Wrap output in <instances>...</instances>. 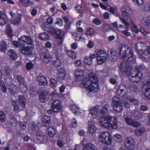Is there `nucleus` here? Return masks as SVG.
Segmentation results:
<instances>
[{
	"mask_svg": "<svg viewBox=\"0 0 150 150\" xmlns=\"http://www.w3.org/2000/svg\"><path fill=\"white\" fill-rule=\"evenodd\" d=\"M82 84L89 92H92L95 88H99L98 79L93 72L88 74V78L83 80Z\"/></svg>",
	"mask_w": 150,
	"mask_h": 150,
	"instance_id": "nucleus-1",
	"label": "nucleus"
},
{
	"mask_svg": "<svg viewBox=\"0 0 150 150\" xmlns=\"http://www.w3.org/2000/svg\"><path fill=\"white\" fill-rule=\"evenodd\" d=\"M119 55L122 59H126L127 64L133 63L136 58L133 50L126 45L120 46Z\"/></svg>",
	"mask_w": 150,
	"mask_h": 150,
	"instance_id": "nucleus-2",
	"label": "nucleus"
},
{
	"mask_svg": "<svg viewBox=\"0 0 150 150\" xmlns=\"http://www.w3.org/2000/svg\"><path fill=\"white\" fill-rule=\"evenodd\" d=\"M19 41L22 46L20 48V52L24 55H28L31 52V47L29 45L33 44L32 39L29 36L22 35L19 38Z\"/></svg>",
	"mask_w": 150,
	"mask_h": 150,
	"instance_id": "nucleus-3",
	"label": "nucleus"
},
{
	"mask_svg": "<svg viewBox=\"0 0 150 150\" xmlns=\"http://www.w3.org/2000/svg\"><path fill=\"white\" fill-rule=\"evenodd\" d=\"M117 120L115 117L106 116L101 118L100 123L102 127L109 130L117 128Z\"/></svg>",
	"mask_w": 150,
	"mask_h": 150,
	"instance_id": "nucleus-4",
	"label": "nucleus"
},
{
	"mask_svg": "<svg viewBox=\"0 0 150 150\" xmlns=\"http://www.w3.org/2000/svg\"><path fill=\"white\" fill-rule=\"evenodd\" d=\"M146 69L145 66L143 64L140 65L139 67L136 66L130 71L129 76L130 80L134 83H137L142 78L143 74L140 71V69L144 70Z\"/></svg>",
	"mask_w": 150,
	"mask_h": 150,
	"instance_id": "nucleus-5",
	"label": "nucleus"
},
{
	"mask_svg": "<svg viewBox=\"0 0 150 150\" xmlns=\"http://www.w3.org/2000/svg\"><path fill=\"white\" fill-rule=\"evenodd\" d=\"M55 38L58 39L59 45L62 44L65 37L64 32L61 30L53 28H52L50 33Z\"/></svg>",
	"mask_w": 150,
	"mask_h": 150,
	"instance_id": "nucleus-6",
	"label": "nucleus"
},
{
	"mask_svg": "<svg viewBox=\"0 0 150 150\" xmlns=\"http://www.w3.org/2000/svg\"><path fill=\"white\" fill-rule=\"evenodd\" d=\"M143 44V43L140 42L139 44H136L135 45V49L137 52L140 54L142 58L148 59L149 58V55L150 54V47H148L147 50L144 51L141 46Z\"/></svg>",
	"mask_w": 150,
	"mask_h": 150,
	"instance_id": "nucleus-7",
	"label": "nucleus"
},
{
	"mask_svg": "<svg viewBox=\"0 0 150 150\" xmlns=\"http://www.w3.org/2000/svg\"><path fill=\"white\" fill-rule=\"evenodd\" d=\"M98 141L102 143L107 145L112 144V135L109 132L105 131L101 133L99 136Z\"/></svg>",
	"mask_w": 150,
	"mask_h": 150,
	"instance_id": "nucleus-8",
	"label": "nucleus"
},
{
	"mask_svg": "<svg viewBox=\"0 0 150 150\" xmlns=\"http://www.w3.org/2000/svg\"><path fill=\"white\" fill-rule=\"evenodd\" d=\"M112 106L113 110L116 113L121 112L123 109V106L121 105L120 99L116 96L112 98Z\"/></svg>",
	"mask_w": 150,
	"mask_h": 150,
	"instance_id": "nucleus-9",
	"label": "nucleus"
},
{
	"mask_svg": "<svg viewBox=\"0 0 150 150\" xmlns=\"http://www.w3.org/2000/svg\"><path fill=\"white\" fill-rule=\"evenodd\" d=\"M52 52L51 58L52 64L56 67H59L61 65L62 62L59 59L60 55L58 51L57 50H53Z\"/></svg>",
	"mask_w": 150,
	"mask_h": 150,
	"instance_id": "nucleus-10",
	"label": "nucleus"
},
{
	"mask_svg": "<svg viewBox=\"0 0 150 150\" xmlns=\"http://www.w3.org/2000/svg\"><path fill=\"white\" fill-rule=\"evenodd\" d=\"M96 57L97 63L99 64L104 63L107 59V55L105 51L101 50H98Z\"/></svg>",
	"mask_w": 150,
	"mask_h": 150,
	"instance_id": "nucleus-11",
	"label": "nucleus"
},
{
	"mask_svg": "<svg viewBox=\"0 0 150 150\" xmlns=\"http://www.w3.org/2000/svg\"><path fill=\"white\" fill-rule=\"evenodd\" d=\"M52 108L54 112H59L62 109L61 103L60 100H57L54 101L52 104Z\"/></svg>",
	"mask_w": 150,
	"mask_h": 150,
	"instance_id": "nucleus-12",
	"label": "nucleus"
},
{
	"mask_svg": "<svg viewBox=\"0 0 150 150\" xmlns=\"http://www.w3.org/2000/svg\"><path fill=\"white\" fill-rule=\"evenodd\" d=\"M125 120L127 125L129 126H132L134 127H139L140 125V124L138 122L135 121L134 120L128 117H125Z\"/></svg>",
	"mask_w": 150,
	"mask_h": 150,
	"instance_id": "nucleus-13",
	"label": "nucleus"
},
{
	"mask_svg": "<svg viewBox=\"0 0 150 150\" xmlns=\"http://www.w3.org/2000/svg\"><path fill=\"white\" fill-rule=\"evenodd\" d=\"M125 146L129 150H132L135 147V144L134 140L131 138H127L126 140Z\"/></svg>",
	"mask_w": 150,
	"mask_h": 150,
	"instance_id": "nucleus-14",
	"label": "nucleus"
},
{
	"mask_svg": "<svg viewBox=\"0 0 150 150\" xmlns=\"http://www.w3.org/2000/svg\"><path fill=\"white\" fill-rule=\"evenodd\" d=\"M144 87L146 88L144 94L145 98L147 100H150V79L148 80L144 85Z\"/></svg>",
	"mask_w": 150,
	"mask_h": 150,
	"instance_id": "nucleus-15",
	"label": "nucleus"
},
{
	"mask_svg": "<svg viewBox=\"0 0 150 150\" xmlns=\"http://www.w3.org/2000/svg\"><path fill=\"white\" fill-rule=\"evenodd\" d=\"M123 18L120 17V19L122 23H124L126 26H129L130 24L126 21V19H128L129 17V13L127 11H123L122 13Z\"/></svg>",
	"mask_w": 150,
	"mask_h": 150,
	"instance_id": "nucleus-16",
	"label": "nucleus"
},
{
	"mask_svg": "<svg viewBox=\"0 0 150 150\" xmlns=\"http://www.w3.org/2000/svg\"><path fill=\"white\" fill-rule=\"evenodd\" d=\"M42 55L43 57V60L45 63H48L50 60V55L49 51L44 48L42 50Z\"/></svg>",
	"mask_w": 150,
	"mask_h": 150,
	"instance_id": "nucleus-17",
	"label": "nucleus"
},
{
	"mask_svg": "<svg viewBox=\"0 0 150 150\" xmlns=\"http://www.w3.org/2000/svg\"><path fill=\"white\" fill-rule=\"evenodd\" d=\"M22 16L21 13L19 14L17 16L14 17L11 20L10 23L14 25H18L21 22Z\"/></svg>",
	"mask_w": 150,
	"mask_h": 150,
	"instance_id": "nucleus-18",
	"label": "nucleus"
},
{
	"mask_svg": "<svg viewBox=\"0 0 150 150\" xmlns=\"http://www.w3.org/2000/svg\"><path fill=\"white\" fill-rule=\"evenodd\" d=\"M96 57L94 54H90L89 56H86L84 58V62L85 64L88 65H90L93 62V59Z\"/></svg>",
	"mask_w": 150,
	"mask_h": 150,
	"instance_id": "nucleus-19",
	"label": "nucleus"
},
{
	"mask_svg": "<svg viewBox=\"0 0 150 150\" xmlns=\"http://www.w3.org/2000/svg\"><path fill=\"white\" fill-rule=\"evenodd\" d=\"M76 80L77 82L80 81L82 79L83 75V72L80 69H77L75 71Z\"/></svg>",
	"mask_w": 150,
	"mask_h": 150,
	"instance_id": "nucleus-20",
	"label": "nucleus"
},
{
	"mask_svg": "<svg viewBox=\"0 0 150 150\" xmlns=\"http://www.w3.org/2000/svg\"><path fill=\"white\" fill-rule=\"evenodd\" d=\"M38 81L40 85H45L47 84L46 77L42 74H40L37 78Z\"/></svg>",
	"mask_w": 150,
	"mask_h": 150,
	"instance_id": "nucleus-21",
	"label": "nucleus"
},
{
	"mask_svg": "<svg viewBox=\"0 0 150 150\" xmlns=\"http://www.w3.org/2000/svg\"><path fill=\"white\" fill-rule=\"evenodd\" d=\"M8 18L6 15L0 11V25H4L7 23Z\"/></svg>",
	"mask_w": 150,
	"mask_h": 150,
	"instance_id": "nucleus-22",
	"label": "nucleus"
},
{
	"mask_svg": "<svg viewBox=\"0 0 150 150\" xmlns=\"http://www.w3.org/2000/svg\"><path fill=\"white\" fill-rule=\"evenodd\" d=\"M41 27L43 30L48 32L50 34L52 29L53 28L51 25L49 24L46 22L42 23L41 25Z\"/></svg>",
	"mask_w": 150,
	"mask_h": 150,
	"instance_id": "nucleus-23",
	"label": "nucleus"
},
{
	"mask_svg": "<svg viewBox=\"0 0 150 150\" xmlns=\"http://www.w3.org/2000/svg\"><path fill=\"white\" fill-rule=\"evenodd\" d=\"M50 117L44 115L43 116L42 120V123L43 126L47 127L49 126L51 122Z\"/></svg>",
	"mask_w": 150,
	"mask_h": 150,
	"instance_id": "nucleus-24",
	"label": "nucleus"
},
{
	"mask_svg": "<svg viewBox=\"0 0 150 150\" xmlns=\"http://www.w3.org/2000/svg\"><path fill=\"white\" fill-rule=\"evenodd\" d=\"M66 71L64 69H61L58 71L57 74V78L60 80H63L66 76Z\"/></svg>",
	"mask_w": 150,
	"mask_h": 150,
	"instance_id": "nucleus-25",
	"label": "nucleus"
},
{
	"mask_svg": "<svg viewBox=\"0 0 150 150\" xmlns=\"http://www.w3.org/2000/svg\"><path fill=\"white\" fill-rule=\"evenodd\" d=\"M38 95L39 96V98L40 101L42 103H44L45 100L47 93L46 92L42 91L38 93Z\"/></svg>",
	"mask_w": 150,
	"mask_h": 150,
	"instance_id": "nucleus-26",
	"label": "nucleus"
},
{
	"mask_svg": "<svg viewBox=\"0 0 150 150\" xmlns=\"http://www.w3.org/2000/svg\"><path fill=\"white\" fill-rule=\"evenodd\" d=\"M90 112L91 116L94 118H96L99 115V113L96 107L94 106L90 110Z\"/></svg>",
	"mask_w": 150,
	"mask_h": 150,
	"instance_id": "nucleus-27",
	"label": "nucleus"
},
{
	"mask_svg": "<svg viewBox=\"0 0 150 150\" xmlns=\"http://www.w3.org/2000/svg\"><path fill=\"white\" fill-rule=\"evenodd\" d=\"M8 54L9 57L12 60H15L18 57L17 53L13 50H9L8 51Z\"/></svg>",
	"mask_w": 150,
	"mask_h": 150,
	"instance_id": "nucleus-28",
	"label": "nucleus"
},
{
	"mask_svg": "<svg viewBox=\"0 0 150 150\" xmlns=\"http://www.w3.org/2000/svg\"><path fill=\"white\" fill-rule=\"evenodd\" d=\"M45 138V136L42 132L40 131H38L37 133V139L40 142H42Z\"/></svg>",
	"mask_w": 150,
	"mask_h": 150,
	"instance_id": "nucleus-29",
	"label": "nucleus"
},
{
	"mask_svg": "<svg viewBox=\"0 0 150 150\" xmlns=\"http://www.w3.org/2000/svg\"><path fill=\"white\" fill-rule=\"evenodd\" d=\"M47 132L49 136L52 137L55 135L57 131L54 127L50 126L47 129Z\"/></svg>",
	"mask_w": 150,
	"mask_h": 150,
	"instance_id": "nucleus-30",
	"label": "nucleus"
},
{
	"mask_svg": "<svg viewBox=\"0 0 150 150\" xmlns=\"http://www.w3.org/2000/svg\"><path fill=\"white\" fill-rule=\"evenodd\" d=\"M96 147L93 144L88 143L83 145V150H95Z\"/></svg>",
	"mask_w": 150,
	"mask_h": 150,
	"instance_id": "nucleus-31",
	"label": "nucleus"
},
{
	"mask_svg": "<svg viewBox=\"0 0 150 150\" xmlns=\"http://www.w3.org/2000/svg\"><path fill=\"white\" fill-rule=\"evenodd\" d=\"M18 100L21 106L25 108L26 103V100L25 97L23 95H19L18 96Z\"/></svg>",
	"mask_w": 150,
	"mask_h": 150,
	"instance_id": "nucleus-32",
	"label": "nucleus"
},
{
	"mask_svg": "<svg viewBox=\"0 0 150 150\" xmlns=\"http://www.w3.org/2000/svg\"><path fill=\"white\" fill-rule=\"evenodd\" d=\"M13 30L12 29L10 25L8 24L6 28V33L8 36L11 37L13 36Z\"/></svg>",
	"mask_w": 150,
	"mask_h": 150,
	"instance_id": "nucleus-33",
	"label": "nucleus"
},
{
	"mask_svg": "<svg viewBox=\"0 0 150 150\" xmlns=\"http://www.w3.org/2000/svg\"><path fill=\"white\" fill-rule=\"evenodd\" d=\"M109 105L107 104L104 105L100 110V113L101 115L104 116L108 112Z\"/></svg>",
	"mask_w": 150,
	"mask_h": 150,
	"instance_id": "nucleus-34",
	"label": "nucleus"
},
{
	"mask_svg": "<svg viewBox=\"0 0 150 150\" xmlns=\"http://www.w3.org/2000/svg\"><path fill=\"white\" fill-rule=\"evenodd\" d=\"M39 39L42 40L46 41L50 39L48 34L46 33L43 32L40 33L39 35Z\"/></svg>",
	"mask_w": 150,
	"mask_h": 150,
	"instance_id": "nucleus-35",
	"label": "nucleus"
},
{
	"mask_svg": "<svg viewBox=\"0 0 150 150\" xmlns=\"http://www.w3.org/2000/svg\"><path fill=\"white\" fill-rule=\"evenodd\" d=\"M126 90L125 88H121V87H120L119 88H118L117 89V93L120 96H125L127 93Z\"/></svg>",
	"mask_w": 150,
	"mask_h": 150,
	"instance_id": "nucleus-36",
	"label": "nucleus"
},
{
	"mask_svg": "<svg viewBox=\"0 0 150 150\" xmlns=\"http://www.w3.org/2000/svg\"><path fill=\"white\" fill-rule=\"evenodd\" d=\"M96 128L95 125H91L88 127V131L90 134L93 135L96 132Z\"/></svg>",
	"mask_w": 150,
	"mask_h": 150,
	"instance_id": "nucleus-37",
	"label": "nucleus"
},
{
	"mask_svg": "<svg viewBox=\"0 0 150 150\" xmlns=\"http://www.w3.org/2000/svg\"><path fill=\"white\" fill-rule=\"evenodd\" d=\"M66 53L67 56L73 59H75L76 58V54L73 50H67L66 51Z\"/></svg>",
	"mask_w": 150,
	"mask_h": 150,
	"instance_id": "nucleus-38",
	"label": "nucleus"
},
{
	"mask_svg": "<svg viewBox=\"0 0 150 150\" xmlns=\"http://www.w3.org/2000/svg\"><path fill=\"white\" fill-rule=\"evenodd\" d=\"M7 44L4 41H2L0 43V51L5 52L6 50Z\"/></svg>",
	"mask_w": 150,
	"mask_h": 150,
	"instance_id": "nucleus-39",
	"label": "nucleus"
},
{
	"mask_svg": "<svg viewBox=\"0 0 150 150\" xmlns=\"http://www.w3.org/2000/svg\"><path fill=\"white\" fill-rule=\"evenodd\" d=\"M57 81L55 78H51L50 80V85L51 87L54 89L57 85Z\"/></svg>",
	"mask_w": 150,
	"mask_h": 150,
	"instance_id": "nucleus-40",
	"label": "nucleus"
},
{
	"mask_svg": "<svg viewBox=\"0 0 150 150\" xmlns=\"http://www.w3.org/2000/svg\"><path fill=\"white\" fill-rule=\"evenodd\" d=\"M17 79L19 86L25 83L24 78L21 75H18L17 76Z\"/></svg>",
	"mask_w": 150,
	"mask_h": 150,
	"instance_id": "nucleus-41",
	"label": "nucleus"
},
{
	"mask_svg": "<svg viewBox=\"0 0 150 150\" xmlns=\"http://www.w3.org/2000/svg\"><path fill=\"white\" fill-rule=\"evenodd\" d=\"M94 33L93 29L91 28H88L86 32V34L88 36H91L93 35Z\"/></svg>",
	"mask_w": 150,
	"mask_h": 150,
	"instance_id": "nucleus-42",
	"label": "nucleus"
},
{
	"mask_svg": "<svg viewBox=\"0 0 150 150\" xmlns=\"http://www.w3.org/2000/svg\"><path fill=\"white\" fill-rule=\"evenodd\" d=\"M145 129L143 128H140L135 130V133L137 136H140L142 135L145 132Z\"/></svg>",
	"mask_w": 150,
	"mask_h": 150,
	"instance_id": "nucleus-43",
	"label": "nucleus"
},
{
	"mask_svg": "<svg viewBox=\"0 0 150 150\" xmlns=\"http://www.w3.org/2000/svg\"><path fill=\"white\" fill-rule=\"evenodd\" d=\"M19 89L21 92L23 93H25L27 91L28 88L26 84H23L19 85Z\"/></svg>",
	"mask_w": 150,
	"mask_h": 150,
	"instance_id": "nucleus-44",
	"label": "nucleus"
},
{
	"mask_svg": "<svg viewBox=\"0 0 150 150\" xmlns=\"http://www.w3.org/2000/svg\"><path fill=\"white\" fill-rule=\"evenodd\" d=\"M6 117L4 112L2 110H0V121L2 122H5Z\"/></svg>",
	"mask_w": 150,
	"mask_h": 150,
	"instance_id": "nucleus-45",
	"label": "nucleus"
},
{
	"mask_svg": "<svg viewBox=\"0 0 150 150\" xmlns=\"http://www.w3.org/2000/svg\"><path fill=\"white\" fill-rule=\"evenodd\" d=\"M82 35V34L80 33H74L73 35V38L76 41H79Z\"/></svg>",
	"mask_w": 150,
	"mask_h": 150,
	"instance_id": "nucleus-46",
	"label": "nucleus"
},
{
	"mask_svg": "<svg viewBox=\"0 0 150 150\" xmlns=\"http://www.w3.org/2000/svg\"><path fill=\"white\" fill-rule=\"evenodd\" d=\"M12 104L14 108V111H16L19 110V108L18 104L16 100H12Z\"/></svg>",
	"mask_w": 150,
	"mask_h": 150,
	"instance_id": "nucleus-47",
	"label": "nucleus"
},
{
	"mask_svg": "<svg viewBox=\"0 0 150 150\" xmlns=\"http://www.w3.org/2000/svg\"><path fill=\"white\" fill-rule=\"evenodd\" d=\"M70 110L74 112L75 114L77 113V108L75 105H72L69 106Z\"/></svg>",
	"mask_w": 150,
	"mask_h": 150,
	"instance_id": "nucleus-48",
	"label": "nucleus"
},
{
	"mask_svg": "<svg viewBox=\"0 0 150 150\" xmlns=\"http://www.w3.org/2000/svg\"><path fill=\"white\" fill-rule=\"evenodd\" d=\"M34 67V64L31 62H29L26 64V68L28 71L33 69Z\"/></svg>",
	"mask_w": 150,
	"mask_h": 150,
	"instance_id": "nucleus-49",
	"label": "nucleus"
},
{
	"mask_svg": "<svg viewBox=\"0 0 150 150\" xmlns=\"http://www.w3.org/2000/svg\"><path fill=\"white\" fill-rule=\"evenodd\" d=\"M133 3L138 6H142L144 3V0H132Z\"/></svg>",
	"mask_w": 150,
	"mask_h": 150,
	"instance_id": "nucleus-50",
	"label": "nucleus"
},
{
	"mask_svg": "<svg viewBox=\"0 0 150 150\" xmlns=\"http://www.w3.org/2000/svg\"><path fill=\"white\" fill-rule=\"evenodd\" d=\"M82 7V6L79 5H77L75 8V10L77 12L81 13L83 12Z\"/></svg>",
	"mask_w": 150,
	"mask_h": 150,
	"instance_id": "nucleus-51",
	"label": "nucleus"
},
{
	"mask_svg": "<svg viewBox=\"0 0 150 150\" xmlns=\"http://www.w3.org/2000/svg\"><path fill=\"white\" fill-rule=\"evenodd\" d=\"M93 22L94 24L97 25H99L101 23V21L99 18H96L93 19Z\"/></svg>",
	"mask_w": 150,
	"mask_h": 150,
	"instance_id": "nucleus-52",
	"label": "nucleus"
},
{
	"mask_svg": "<svg viewBox=\"0 0 150 150\" xmlns=\"http://www.w3.org/2000/svg\"><path fill=\"white\" fill-rule=\"evenodd\" d=\"M1 89L3 93H6L7 91V88L5 85L4 82H2L0 85Z\"/></svg>",
	"mask_w": 150,
	"mask_h": 150,
	"instance_id": "nucleus-53",
	"label": "nucleus"
},
{
	"mask_svg": "<svg viewBox=\"0 0 150 150\" xmlns=\"http://www.w3.org/2000/svg\"><path fill=\"white\" fill-rule=\"evenodd\" d=\"M117 8L115 7L110 6V12L112 14H114L117 11Z\"/></svg>",
	"mask_w": 150,
	"mask_h": 150,
	"instance_id": "nucleus-54",
	"label": "nucleus"
},
{
	"mask_svg": "<svg viewBox=\"0 0 150 150\" xmlns=\"http://www.w3.org/2000/svg\"><path fill=\"white\" fill-rule=\"evenodd\" d=\"M131 28L132 32H135L136 34H138L139 33L137 27L135 24H134Z\"/></svg>",
	"mask_w": 150,
	"mask_h": 150,
	"instance_id": "nucleus-55",
	"label": "nucleus"
},
{
	"mask_svg": "<svg viewBox=\"0 0 150 150\" xmlns=\"http://www.w3.org/2000/svg\"><path fill=\"white\" fill-rule=\"evenodd\" d=\"M56 23L59 26H62L63 25V22L62 19L60 18L57 19V21L56 22Z\"/></svg>",
	"mask_w": 150,
	"mask_h": 150,
	"instance_id": "nucleus-56",
	"label": "nucleus"
},
{
	"mask_svg": "<svg viewBox=\"0 0 150 150\" xmlns=\"http://www.w3.org/2000/svg\"><path fill=\"white\" fill-rule=\"evenodd\" d=\"M19 125L21 128L25 129L26 128L25 123L24 121L21 122H19Z\"/></svg>",
	"mask_w": 150,
	"mask_h": 150,
	"instance_id": "nucleus-57",
	"label": "nucleus"
},
{
	"mask_svg": "<svg viewBox=\"0 0 150 150\" xmlns=\"http://www.w3.org/2000/svg\"><path fill=\"white\" fill-rule=\"evenodd\" d=\"M81 64L82 62L80 59H78L76 60L74 63L75 66L76 67H79Z\"/></svg>",
	"mask_w": 150,
	"mask_h": 150,
	"instance_id": "nucleus-58",
	"label": "nucleus"
},
{
	"mask_svg": "<svg viewBox=\"0 0 150 150\" xmlns=\"http://www.w3.org/2000/svg\"><path fill=\"white\" fill-rule=\"evenodd\" d=\"M110 83L112 85L116 84L117 83V81L115 78H110L109 79Z\"/></svg>",
	"mask_w": 150,
	"mask_h": 150,
	"instance_id": "nucleus-59",
	"label": "nucleus"
},
{
	"mask_svg": "<svg viewBox=\"0 0 150 150\" xmlns=\"http://www.w3.org/2000/svg\"><path fill=\"white\" fill-rule=\"evenodd\" d=\"M47 22H46L47 23L51 25V24L53 22V20L52 18L51 17H49L47 20Z\"/></svg>",
	"mask_w": 150,
	"mask_h": 150,
	"instance_id": "nucleus-60",
	"label": "nucleus"
},
{
	"mask_svg": "<svg viewBox=\"0 0 150 150\" xmlns=\"http://www.w3.org/2000/svg\"><path fill=\"white\" fill-rule=\"evenodd\" d=\"M71 25V22H68L67 23H65L64 25V28L66 30H69L70 27Z\"/></svg>",
	"mask_w": 150,
	"mask_h": 150,
	"instance_id": "nucleus-61",
	"label": "nucleus"
},
{
	"mask_svg": "<svg viewBox=\"0 0 150 150\" xmlns=\"http://www.w3.org/2000/svg\"><path fill=\"white\" fill-rule=\"evenodd\" d=\"M130 101L135 105L137 104L138 103L137 100L134 98H130Z\"/></svg>",
	"mask_w": 150,
	"mask_h": 150,
	"instance_id": "nucleus-62",
	"label": "nucleus"
},
{
	"mask_svg": "<svg viewBox=\"0 0 150 150\" xmlns=\"http://www.w3.org/2000/svg\"><path fill=\"white\" fill-rule=\"evenodd\" d=\"M145 23L146 25H150V15L147 17L146 20L145 21Z\"/></svg>",
	"mask_w": 150,
	"mask_h": 150,
	"instance_id": "nucleus-63",
	"label": "nucleus"
},
{
	"mask_svg": "<svg viewBox=\"0 0 150 150\" xmlns=\"http://www.w3.org/2000/svg\"><path fill=\"white\" fill-rule=\"evenodd\" d=\"M140 109L143 111H146L148 110V108L145 105H141L140 106Z\"/></svg>",
	"mask_w": 150,
	"mask_h": 150,
	"instance_id": "nucleus-64",
	"label": "nucleus"
}]
</instances>
